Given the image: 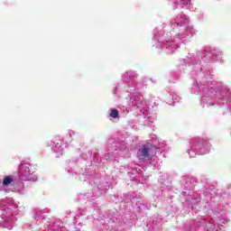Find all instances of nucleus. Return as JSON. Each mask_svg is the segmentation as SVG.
I'll list each match as a JSON object with an SVG mask.
<instances>
[{
    "mask_svg": "<svg viewBox=\"0 0 231 231\" xmlns=\"http://www.w3.org/2000/svg\"><path fill=\"white\" fill-rule=\"evenodd\" d=\"M155 150L156 147L151 143L143 144L137 152L138 160H140V162H145L146 160H149V158L154 154Z\"/></svg>",
    "mask_w": 231,
    "mask_h": 231,
    "instance_id": "obj_1",
    "label": "nucleus"
},
{
    "mask_svg": "<svg viewBox=\"0 0 231 231\" xmlns=\"http://www.w3.org/2000/svg\"><path fill=\"white\" fill-rule=\"evenodd\" d=\"M35 171L32 170V165L30 163H22L20 165V176L28 178L31 174H33Z\"/></svg>",
    "mask_w": 231,
    "mask_h": 231,
    "instance_id": "obj_2",
    "label": "nucleus"
},
{
    "mask_svg": "<svg viewBox=\"0 0 231 231\" xmlns=\"http://www.w3.org/2000/svg\"><path fill=\"white\" fill-rule=\"evenodd\" d=\"M14 183V176L9 175L5 176L3 180L4 187H9V185H12Z\"/></svg>",
    "mask_w": 231,
    "mask_h": 231,
    "instance_id": "obj_3",
    "label": "nucleus"
},
{
    "mask_svg": "<svg viewBox=\"0 0 231 231\" xmlns=\"http://www.w3.org/2000/svg\"><path fill=\"white\" fill-rule=\"evenodd\" d=\"M111 118H118V110L112 109L110 113Z\"/></svg>",
    "mask_w": 231,
    "mask_h": 231,
    "instance_id": "obj_4",
    "label": "nucleus"
}]
</instances>
